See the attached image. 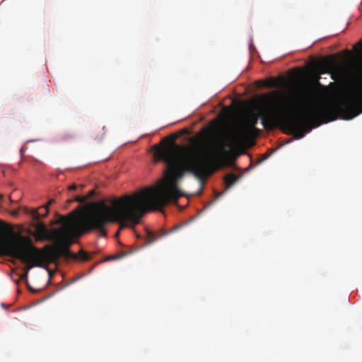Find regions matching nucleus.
Instances as JSON below:
<instances>
[{
  "mask_svg": "<svg viewBox=\"0 0 362 362\" xmlns=\"http://www.w3.org/2000/svg\"><path fill=\"white\" fill-rule=\"evenodd\" d=\"M152 150L154 161L166 164L167 180L165 185L160 189L146 187L133 194L114 199L111 206L103 201L95 202L85 213H71L67 217L62 216L61 223L63 226L55 231L56 248L45 246L51 257L88 260L90 255L86 252L81 250L77 255L69 250L74 237L91 230H97L105 237V226L109 223L126 226V221H129L135 226L147 211L160 209L169 202H176L184 196L177 185L185 174L189 173L201 179L208 170L207 157L195 147L169 141L163 146L154 145Z\"/></svg>",
  "mask_w": 362,
  "mask_h": 362,
  "instance_id": "1",
  "label": "nucleus"
},
{
  "mask_svg": "<svg viewBox=\"0 0 362 362\" xmlns=\"http://www.w3.org/2000/svg\"><path fill=\"white\" fill-rule=\"evenodd\" d=\"M315 92L308 86L298 88L293 103H284L283 96L273 91L262 96L259 112L248 115L241 127L229 137L230 147L250 141L260 130L256 127L259 119L264 128L272 129L280 124L285 133L302 139L313 127L337 119H351L362 112V88L352 89L334 103L314 104Z\"/></svg>",
  "mask_w": 362,
  "mask_h": 362,
  "instance_id": "2",
  "label": "nucleus"
},
{
  "mask_svg": "<svg viewBox=\"0 0 362 362\" xmlns=\"http://www.w3.org/2000/svg\"><path fill=\"white\" fill-rule=\"evenodd\" d=\"M8 257L18 259L26 264L24 273L21 275V279H26L29 270L34 267H42V262L50 257L49 250L39 249L33 244V240L28 236L19 235L16 239V243Z\"/></svg>",
  "mask_w": 362,
  "mask_h": 362,
  "instance_id": "3",
  "label": "nucleus"
},
{
  "mask_svg": "<svg viewBox=\"0 0 362 362\" xmlns=\"http://www.w3.org/2000/svg\"><path fill=\"white\" fill-rule=\"evenodd\" d=\"M322 69L323 70L321 71V73L331 74V78L334 81L342 79L345 76L344 70L337 66L334 56H332L330 59L326 61L325 65Z\"/></svg>",
  "mask_w": 362,
  "mask_h": 362,
  "instance_id": "4",
  "label": "nucleus"
},
{
  "mask_svg": "<svg viewBox=\"0 0 362 362\" xmlns=\"http://www.w3.org/2000/svg\"><path fill=\"white\" fill-rule=\"evenodd\" d=\"M5 227V223L0 220V230ZM16 243V240L6 236L0 235V257L8 256L11 255V250Z\"/></svg>",
  "mask_w": 362,
  "mask_h": 362,
  "instance_id": "5",
  "label": "nucleus"
},
{
  "mask_svg": "<svg viewBox=\"0 0 362 362\" xmlns=\"http://www.w3.org/2000/svg\"><path fill=\"white\" fill-rule=\"evenodd\" d=\"M241 177L240 175H236L234 174H228L225 177V189L222 192H215L216 199L221 197L223 193L230 189L240 178Z\"/></svg>",
  "mask_w": 362,
  "mask_h": 362,
  "instance_id": "6",
  "label": "nucleus"
},
{
  "mask_svg": "<svg viewBox=\"0 0 362 362\" xmlns=\"http://www.w3.org/2000/svg\"><path fill=\"white\" fill-rule=\"evenodd\" d=\"M36 233L37 235V239L38 240H45L47 237V228L43 223H38L36 227Z\"/></svg>",
  "mask_w": 362,
  "mask_h": 362,
  "instance_id": "7",
  "label": "nucleus"
},
{
  "mask_svg": "<svg viewBox=\"0 0 362 362\" xmlns=\"http://www.w3.org/2000/svg\"><path fill=\"white\" fill-rule=\"evenodd\" d=\"M54 202V199H51L48 203L47 204V205L44 207V206H42L40 209H44L45 210V213L41 214L40 212H38L37 210H33V216L34 218V219L35 220H38L41 218H44L45 217L47 214H48V207L49 206H50L52 203Z\"/></svg>",
  "mask_w": 362,
  "mask_h": 362,
  "instance_id": "8",
  "label": "nucleus"
},
{
  "mask_svg": "<svg viewBox=\"0 0 362 362\" xmlns=\"http://www.w3.org/2000/svg\"><path fill=\"white\" fill-rule=\"evenodd\" d=\"M86 199L84 197L76 196L74 197V199L73 200H69V202H71L74 201V202H79V203H83L86 201Z\"/></svg>",
  "mask_w": 362,
  "mask_h": 362,
  "instance_id": "9",
  "label": "nucleus"
},
{
  "mask_svg": "<svg viewBox=\"0 0 362 362\" xmlns=\"http://www.w3.org/2000/svg\"><path fill=\"white\" fill-rule=\"evenodd\" d=\"M148 238L150 243H152L158 239V237H156L155 234L150 231L148 232Z\"/></svg>",
  "mask_w": 362,
  "mask_h": 362,
  "instance_id": "10",
  "label": "nucleus"
},
{
  "mask_svg": "<svg viewBox=\"0 0 362 362\" xmlns=\"http://www.w3.org/2000/svg\"><path fill=\"white\" fill-rule=\"evenodd\" d=\"M228 147H229V146H228L226 143L223 142V143L221 144V151H223V152H224V153H225V152H226V148H227Z\"/></svg>",
  "mask_w": 362,
  "mask_h": 362,
  "instance_id": "11",
  "label": "nucleus"
},
{
  "mask_svg": "<svg viewBox=\"0 0 362 362\" xmlns=\"http://www.w3.org/2000/svg\"><path fill=\"white\" fill-rule=\"evenodd\" d=\"M78 186L75 184H72L70 186H69L68 189L69 190L74 191L77 189Z\"/></svg>",
  "mask_w": 362,
  "mask_h": 362,
  "instance_id": "12",
  "label": "nucleus"
},
{
  "mask_svg": "<svg viewBox=\"0 0 362 362\" xmlns=\"http://www.w3.org/2000/svg\"><path fill=\"white\" fill-rule=\"evenodd\" d=\"M269 86H276V81L274 79H272L270 81V83L269 84Z\"/></svg>",
  "mask_w": 362,
  "mask_h": 362,
  "instance_id": "13",
  "label": "nucleus"
},
{
  "mask_svg": "<svg viewBox=\"0 0 362 362\" xmlns=\"http://www.w3.org/2000/svg\"><path fill=\"white\" fill-rule=\"evenodd\" d=\"M93 193H94L93 191L90 192V196L93 195Z\"/></svg>",
  "mask_w": 362,
  "mask_h": 362,
  "instance_id": "14",
  "label": "nucleus"
},
{
  "mask_svg": "<svg viewBox=\"0 0 362 362\" xmlns=\"http://www.w3.org/2000/svg\"><path fill=\"white\" fill-rule=\"evenodd\" d=\"M0 198L1 199V198H2V197H1V196H0Z\"/></svg>",
  "mask_w": 362,
  "mask_h": 362,
  "instance_id": "15",
  "label": "nucleus"
}]
</instances>
